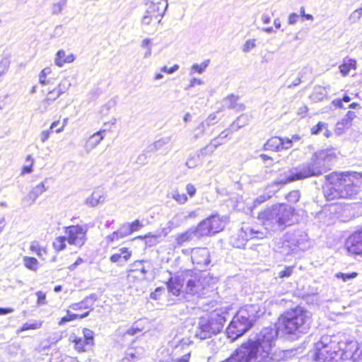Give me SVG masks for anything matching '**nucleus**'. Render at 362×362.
<instances>
[{"mask_svg":"<svg viewBox=\"0 0 362 362\" xmlns=\"http://www.w3.org/2000/svg\"><path fill=\"white\" fill-rule=\"evenodd\" d=\"M341 192L342 198H352L358 192V187L354 184L351 175L348 174H340Z\"/></svg>","mask_w":362,"mask_h":362,"instance_id":"15","label":"nucleus"},{"mask_svg":"<svg viewBox=\"0 0 362 362\" xmlns=\"http://www.w3.org/2000/svg\"><path fill=\"white\" fill-rule=\"evenodd\" d=\"M46 190L47 188L45 187L44 182H40L30 191L24 199L30 202V204H33L35 200Z\"/></svg>","mask_w":362,"mask_h":362,"instance_id":"27","label":"nucleus"},{"mask_svg":"<svg viewBox=\"0 0 362 362\" xmlns=\"http://www.w3.org/2000/svg\"><path fill=\"white\" fill-rule=\"evenodd\" d=\"M300 197V192L298 190H293L287 194L286 199L291 203H296L299 201Z\"/></svg>","mask_w":362,"mask_h":362,"instance_id":"54","label":"nucleus"},{"mask_svg":"<svg viewBox=\"0 0 362 362\" xmlns=\"http://www.w3.org/2000/svg\"><path fill=\"white\" fill-rule=\"evenodd\" d=\"M217 148V144H213L210 142L205 147L201 148L197 153L200 157H204L207 155H211Z\"/></svg>","mask_w":362,"mask_h":362,"instance_id":"41","label":"nucleus"},{"mask_svg":"<svg viewBox=\"0 0 362 362\" xmlns=\"http://www.w3.org/2000/svg\"><path fill=\"white\" fill-rule=\"evenodd\" d=\"M327 95V91L325 88L322 86L315 87L313 93L310 95V98L315 102H319L322 100Z\"/></svg>","mask_w":362,"mask_h":362,"instance_id":"34","label":"nucleus"},{"mask_svg":"<svg viewBox=\"0 0 362 362\" xmlns=\"http://www.w3.org/2000/svg\"><path fill=\"white\" fill-rule=\"evenodd\" d=\"M129 230L131 234L134 232L139 231L142 227L143 224L139 220H135L132 223H129Z\"/></svg>","mask_w":362,"mask_h":362,"instance_id":"57","label":"nucleus"},{"mask_svg":"<svg viewBox=\"0 0 362 362\" xmlns=\"http://www.w3.org/2000/svg\"><path fill=\"white\" fill-rule=\"evenodd\" d=\"M37 296V304L38 305H44L46 303V295L45 293L42 291H37L36 293Z\"/></svg>","mask_w":362,"mask_h":362,"instance_id":"63","label":"nucleus"},{"mask_svg":"<svg viewBox=\"0 0 362 362\" xmlns=\"http://www.w3.org/2000/svg\"><path fill=\"white\" fill-rule=\"evenodd\" d=\"M132 255V251L128 247H121L110 257V261L122 267L130 259Z\"/></svg>","mask_w":362,"mask_h":362,"instance_id":"19","label":"nucleus"},{"mask_svg":"<svg viewBox=\"0 0 362 362\" xmlns=\"http://www.w3.org/2000/svg\"><path fill=\"white\" fill-rule=\"evenodd\" d=\"M225 322V317L216 313L203 316L199 318L194 332L197 338L206 339L221 331Z\"/></svg>","mask_w":362,"mask_h":362,"instance_id":"7","label":"nucleus"},{"mask_svg":"<svg viewBox=\"0 0 362 362\" xmlns=\"http://www.w3.org/2000/svg\"><path fill=\"white\" fill-rule=\"evenodd\" d=\"M160 18L156 16L154 14H148L146 11L145 15L142 18L141 23L144 25H149L152 23L153 21H158Z\"/></svg>","mask_w":362,"mask_h":362,"instance_id":"52","label":"nucleus"},{"mask_svg":"<svg viewBox=\"0 0 362 362\" xmlns=\"http://www.w3.org/2000/svg\"><path fill=\"white\" fill-rule=\"evenodd\" d=\"M225 224L226 218L218 214H214L202 221L194 228L201 239L219 233L224 228Z\"/></svg>","mask_w":362,"mask_h":362,"instance_id":"8","label":"nucleus"},{"mask_svg":"<svg viewBox=\"0 0 362 362\" xmlns=\"http://www.w3.org/2000/svg\"><path fill=\"white\" fill-rule=\"evenodd\" d=\"M217 122V116L216 113L211 114L204 121L199 124L197 127V130H199V133L194 134V139H197L200 136H202L206 128L210 127L211 125H214Z\"/></svg>","mask_w":362,"mask_h":362,"instance_id":"25","label":"nucleus"},{"mask_svg":"<svg viewBox=\"0 0 362 362\" xmlns=\"http://www.w3.org/2000/svg\"><path fill=\"white\" fill-rule=\"evenodd\" d=\"M52 73L50 67L43 69L39 74V82L41 85L45 86L50 83V80L47 79V76Z\"/></svg>","mask_w":362,"mask_h":362,"instance_id":"44","label":"nucleus"},{"mask_svg":"<svg viewBox=\"0 0 362 362\" xmlns=\"http://www.w3.org/2000/svg\"><path fill=\"white\" fill-rule=\"evenodd\" d=\"M327 183L323 187V193L327 201L334 200L341 197L340 174L332 173L325 177Z\"/></svg>","mask_w":362,"mask_h":362,"instance_id":"9","label":"nucleus"},{"mask_svg":"<svg viewBox=\"0 0 362 362\" xmlns=\"http://www.w3.org/2000/svg\"><path fill=\"white\" fill-rule=\"evenodd\" d=\"M142 351L141 349H136L134 348H129L127 350L125 357L122 359L123 362H132L134 360L139 358L141 356Z\"/></svg>","mask_w":362,"mask_h":362,"instance_id":"33","label":"nucleus"},{"mask_svg":"<svg viewBox=\"0 0 362 362\" xmlns=\"http://www.w3.org/2000/svg\"><path fill=\"white\" fill-rule=\"evenodd\" d=\"M66 243H68V240L66 238L65 235L63 236H58L54 240L52 246L56 251L60 252L66 249Z\"/></svg>","mask_w":362,"mask_h":362,"instance_id":"36","label":"nucleus"},{"mask_svg":"<svg viewBox=\"0 0 362 362\" xmlns=\"http://www.w3.org/2000/svg\"><path fill=\"white\" fill-rule=\"evenodd\" d=\"M335 276L337 279H341L343 280V281L346 282L349 279L356 277L357 273L352 272L351 274H344V273L339 272L335 274Z\"/></svg>","mask_w":362,"mask_h":362,"instance_id":"56","label":"nucleus"},{"mask_svg":"<svg viewBox=\"0 0 362 362\" xmlns=\"http://www.w3.org/2000/svg\"><path fill=\"white\" fill-rule=\"evenodd\" d=\"M325 127V124L323 122H319L317 124L313 126L311 128V133L313 134H319L322 129Z\"/></svg>","mask_w":362,"mask_h":362,"instance_id":"61","label":"nucleus"},{"mask_svg":"<svg viewBox=\"0 0 362 362\" xmlns=\"http://www.w3.org/2000/svg\"><path fill=\"white\" fill-rule=\"evenodd\" d=\"M104 132L105 130H100L89 137L85 145V148L87 152H90L100 143L104 138L103 135Z\"/></svg>","mask_w":362,"mask_h":362,"instance_id":"26","label":"nucleus"},{"mask_svg":"<svg viewBox=\"0 0 362 362\" xmlns=\"http://www.w3.org/2000/svg\"><path fill=\"white\" fill-rule=\"evenodd\" d=\"M243 314H245V310H240L227 327L228 336L232 340H235L247 332L246 325L240 324V320H245Z\"/></svg>","mask_w":362,"mask_h":362,"instance_id":"12","label":"nucleus"},{"mask_svg":"<svg viewBox=\"0 0 362 362\" xmlns=\"http://www.w3.org/2000/svg\"><path fill=\"white\" fill-rule=\"evenodd\" d=\"M185 286L182 294L187 300L192 298H201L208 293L210 278L201 273H195L192 270L184 271Z\"/></svg>","mask_w":362,"mask_h":362,"instance_id":"6","label":"nucleus"},{"mask_svg":"<svg viewBox=\"0 0 362 362\" xmlns=\"http://www.w3.org/2000/svg\"><path fill=\"white\" fill-rule=\"evenodd\" d=\"M209 62H210V60L206 59V60L204 61L200 64H194L190 68L189 74L193 75L195 73H198V74H201L204 73V71L206 70V69L207 68V66H209Z\"/></svg>","mask_w":362,"mask_h":362,"instance_id":"37","label":"nucleus"},{"mask_svg":"<svg viewBox=\"0 0 362 362\" xmlns=\"http://www.w3.org/2000/svg\"><path fill=\"white\" fill-rule=\"evenodd\" d=\"M23 262L27 269L33 272H36L40 266L38 260L35 257L25 256Z\"/></svg>","mask_w":362,"mask_h":362,"instance_id":"35","label":"nucleus"},{"mask_svg":"<svg viewBox=\"0 0 362 362\" xmlns=\"http://www.w3.org/2000/svg\"><path fill=\"white\" fill-rule=\"evenodd\" d=\"M200 163V156H199L198 153L197 155L190 156L186 161V165L189 168H195L199 165Z\"/></svg>","mask_w":362,"mask_h":362,"instance_id":"51","label":"nucleus"},{"mask_svg":"<svg viewBox=\"0 0 362 362\" xmlns=\"http://www.w3.org/2000/svg\"><path fill=\"white\" fill-rule=\"evenodd\" d=\"M346 244L349 252L362 255V228L349 236Z\"/></svg>","mask_w":362,"mask_h":362,"instance_id":"18","label":"nucleus"},{"mask_svg":"<svg viewBox=\"0 0 362 362\" xmlns=\"http://www.w3.org/2000/svg\"><path fill=\"white\" fill-rule=\"evenodd\" d=\"M54 100L49 96L48 94L46 95L45 99L41 102L39 110L40 112L43 113L48 110L49 107L54 103Z\"/></svg>","mask_w":362,"mask_h":362,"instance_id":"46","label":"nucleus"},{"mask_svg":"<svg viewBox=\"0 0 362 362\" xmlns=\"http://www.w3.org/2000/svg\"><path fill=\"white\" fill-rule=\"evenodd\" d=\"M145 5L147 13L154 14L160 18L158 23L160 22L168 6L167 0H146Z\"/></svg>","mask_w":362,"mask_h":362,"instance_id":"16","label":"nucleus"},{"mask_svg":"<svg viewBox=\"0 0 362 362\" xmlns=\"http://www.w3.org/2000/svg\"><path fill=\"white\" fill-rule=\"evenodd\" d=\"M295 209L289 205L276 204L261 211L258 219L264 226V231L248 226H244L239 232L238 237L242 239L237 247L243 246L246 241L252 239H262L267 236L268 231L283 230L286 227L293 224Z\"/></svg>","mask_w":362,"mask_h":362,"instance_id":"1","label":"nucleus"},{"mask_svg":"<svg viewBox=\"0 0 362 362\" xmlns=\"http://www.w3.org/2000/svg\"><path fill=\"white\" fill-rule=\"evenodd\" d=\"M336 159V155L331 150L324 149L315 152L308 162L289 169L283 177H279L274 185H284L310 177L319 176L330 169Z\"/></svg>","mask_w":362,"mask_h":362,"instance_id":"2","label":"nucleus"},{"mask_svg":"<svg viewBox=\"0 0 362 362\" xmlns=\"http://www.w3.org/2000/svg\"><path fill=\"white\" fill-rule=\"evenodd\" d=\"M241 310H245V314H243L245 320H240V324L246 325V331H247L252 327L255 317L253 315H249L247 309H242Z\"/></svg>","mask_w":362,"mask_h":362,"instance_id":"39","label":"nucleus"},{"mask_svg":"<svg viewBox=\"0 0 362 362\" xmlns=\"http://www.w3.org/2000/svg\"><path fill=\"white\" fill-rule=\"evenodd\" d=\"M288 237L291 240V244L300 250H305L310 247L308 235L305 232L288 234Z\"/></svg>","mask_w":362,"mask_h":362,"instance_id":"20","label":"nucleus"},{"mask_svg":"<svg viewBox=\"0 0 362 362\" xmlns=\"http://www.w3.org/2000/svg\"><path fill=\"white\" fill-rule=\"evenodd\" d=\"M37 328V326L36 323L29 324V323L26 322L17 331V333H19V332H21L23 331H26L28 329H35Z\"/></svg>","mask_w":362,"mask_h":362,"instance_id":"59","label":"nucleus"},{"mask_svg":"<svg viewBox=\"0 0 362 362\" xmlns=\"http://www.w3.org/2000/svg\"><path fill=\"white\" fill-rule=\"evenodd\" d=\"M282 144V138L278 136L272 137L264 144V148L265 150L279 151L281 150Z\"/></svg>","mask_w":362,"mask_h":362,"instance_id":"29","label":"nucleus"},{"mask_svg":"<svg viewBox=\"0 0 362 362\" xmlns=\"http://www.w3.org/2000/svg\"><path fill=\"white\" fill-rule=\"evenodd\" d=\"M105 201L104 194L100 191H94L86 200V204L90 206H95Z\"/></svg>","mask_w":362,"mask_h":362,"instance_id":"30","label":"nucleus"},{"mask_svg":"<svg viewBox=\"0 0 362 362\" xmlns=\"http://www.w3.org/2000/svg\"><path fill=\"white\" fill-rule=\"evenodd\" d=\"M204 82L199 78H193L190 80L189 84L188 86L185 88L186 90L190 89L193 87H194L196 85H203Z\"/></svg>","mask_w":362,"mask_h":362,"instance_id":"62","label":"nucleus"},{"mask_svg":"<svg viewBox=\"0 0 362 362\" xmlns=\"http://www.w3.org/2000/svg\"><path fill=\"white\" fill-rule=\"evenodd\" d=\"M78 315L71 313L69 310H67V314L66 316L63 317L61 320L59 322V325H63L68 322L73 321L74 320L78 319Z\"/></svg>","mask_w":362,"mask_h":362,"instance_id":"53","label":"nucleus"},{"mask_svg":"<svg viewBox=\"0 0 362 362\" xmlns=\"http://www.w3.org/2000/svg\"><path fill=\"white\" fill-rule=\"evenodd\" d=\"M256 46L255 40H248L245 42L243 45V51L244 52H248Z\"/></svg>","mask_w":362,"mask_h":362,"instance_id":"58","label":"nucleus"},{"mask_svg":"<svg viewBox=\"0 0 362 362\" xmlns=\"http://www.w3.org/2000/svg\"><path fill=\"white\" fill-rule=\"evenodd\" d=\"M148 262L145 260H137L129 265L127 270V281L130 284H136L146 279L148 272V267L146 264Z\"/></svg>","mask_w":362,"mask_h":362,"instance_id":"11","label":"nucleus"},{"mask_svg":"<svg viewBox=\"0 0 362 362\" xmlns=\"http://www.w3.org/2000/svg\"><path fill=\"white\" fill-rule=\"evenodd\" d=\"M172 136H163L156 140L153 144L149 146L150 151H158L163 148L165 145L168 144L172 140Z\"/></svg>","mask_w":362,"mask_h":362,"instance_id":"31","label":"nucleus"},{"mask_svg":"<svg viewBox=\"0 0 362 362\" xmlns=\"http://www.w3.org/2000/svg\"><path fill=\"white\" fill-rule=\"evenodd\" d=\"M311 325L310 313L301 307L284 312L279 317L278 330L291 339L307 333Z\"/></svg>","mask_w":362,"mask_h":362,"instance_id":"3","label":"nucleus"},{"mask_svg":"<svg viewBox=\"0 0 362 362\" xmlns=\"http://www.w3.org/2000/svg\"><path fill=\"white\" fill-rule=\"evenodd\" d=\"M75 57L74 54H70L66 55V52L63 49L59 50L56 54L54 63L57 66L62 67L66 63H71L74 62Z\"/></svg>","mask_w":362,"mask_h":362,"instance_id":"28","label":"nucleus"},{"mask_svg":"<svg viewBox=\"0 0 362 362\" xmlns=\"http://www.w3.org/2000/svg\"><path fill=\"white\" fill-rule=\"evenodd\" d=\"M68 243L77 247H81L86 241L87 230L80 225H73L64 228Z\"/></svg>","mask_w":362,"mask_h":362,"instance_id":"10","label":"nucleus"},{"mask_svg":"<svg viewBox=\"0 0 362 362\" xmlns=\"http://www.w3.org/2000/svg\"><path fill=\"white\" fill-rule=\"evenodd\" d=\"M25 162L28 163L27 165H25L22 168L21 175L31 173L33 172V165L34 163V158L32 156L28 155L26 157Z\"/></svg>","mask_w":362,"mask_h":362,"instance_id":"47","label":"nucleus"},{"mask_svg":"<svg viewBox=\"0 0 362 362\" xmlns=\"http://www.w3.org/2000/svg\"><path fill=\"white\" fill-rule=\"evenodd\" d=\"M131 235L129 230V223H123L117 230L114 231L112 233L108 235L105 238L106 243L110 244L113 242L118 241L128 235Z\"/></svg>","mask_w":362,"mask_h":362,"instance_id":"23","label":"nucleus"},{"mask_svg":"<svg viewBox=\"0 0 362 362\" xmlns=\"http://www.w3.org/2000/svg\"><path fill=\"white\" fill-rule=\"evenodd\" d=\"M340 346L336 337L323 336L315 344L313 357L316 362H340Z\"/></svg>","mask_w":362,"mask_h":362,"instance_id":"5","label":"nucleus"},{"mask_svg":"<svg viewBox=\"0 0 362 362\" xmlns=\"http://www.w3.org/2000/svg\"><path fill=\"white\" fill-rule=\"evenodd\" d=\"M185 283L184 271L180 274L170 277L167 282V287L169 293L175 296H178L182 293Z\"/></svg>","mask_w":362,"mask_h":362,"instance_id":"17","label":"nucleus"},{"mask_svg":"<svg viewBox=\"0 0 362 362\" xmlns=\"http://www.w3.org/2000/svg\"><path fill=\"white\" fill-rule=\"evenodd\" d=\"M30 250L35 253L40 258H42L43 255L47 253L45 249L36 240L30 243Z\"/></svg>","mask_w":362,"mask_h":362,"instance_id":"38","label":"nucleus"},{"mask_svg":"<svg viewBox=\"0 0 362 362\" xmlns=\"http://www.w3.org/2000/svg\"><path fill=\"white\" fill-rule=\"evenodd\" d=\"M241 310H245V314H243L245 320H240V324L246 325V331H247L252 327L255 317L253 315H249L247 309H242Z\"/></svg>","mask_w":362,"mask_h":362,"instance_id":"40","label":"nucleus"},{"mask_svg":"<svg viewBox=\"0 0 362 362\" xmlns=\"http://www.w3.org/2000/svg\"><path fill=\"white\" fill-rule=\"evenodd\" d=\"M278 329L274 327H267L255 335H251L244 343L250 349L257 362H268L270 354L274 347L278 336Z\"/></svg>","mask_w":362,"mask_h":362,"instance_id":"4","label":"nucleus"},{"mask_svg":"<svg viewBox=\"0 0 362 362\" xmlns=\"http://www.w3.org/2000/svg\"><path fill=\"white\" fill-rule=\"evenodd\" d=\"M71 86L70 80L67 78H64L60 81L59 84L49 90L47 93L49 97H51L54 101L57 100L62 94L66 93Z\"/></svg>","mask_w":362,"mask_h":362,"instance_id":"22","label":"nucleus"},{"mask_svg":"<svg viewBox=\"0 0 362 362\" xmlns=\"http://www.w3.org/2000/svg\"><path fill=\"white\" fill-rule=\"evenodd\" d=\"M339 69L343 76H347L351 68L347 62H344L343 64L339 66Z\"/></svg>","mask_w":362,"mask_h":362,"instance_id":"60","label":"nucleus"},{"mask_svg":"<svg viewBox=\"0 0 362 362\" xmlns=\"http://www.w3.org/2000/svg\"><path fill=\"white\" fill-rule=\"evenodd\" d=\"M138 238L144 239L146 246L153 247L161 242L160 239V235H153L151 233H148L144 236H139Z\"/></svg>","mask_w":362,"mask_h":362,"instance_id":"32","label":"nucleus"},{"mask_svg":"<svg viewBox=\"0 0 362 362\" xmlns=\"http://www.w3.org/2000/svg\"><path fill=\"white\" fill-rule=\"evenodd\" d=\"M340 346L339 354L341 355V361L353 359L356 360V352L358 349V344L356 341L353 339H346L345 341H339Z\"/></svg>","mask_w":362,"mask_h":362,"instance_id":"13","label":"nucleus"},{"mask_svg":"<svg viewBox=\"0 0 362 362\" xmlns=\"http://www.w3.org/2000/svg\"><path fill=\"white\" fill-rule=\"evenodd\" d=\"M170 196L180 204H185L187 201V197L185 194H180L177 189L173 191Z\"/></svg>","mask_w":362,"mask_h":362,"instance_id":"49","label":"nucleus"},{"mask_svg":"<svg viewBox=\"0 0 362 362\" xmlns=\"http://www.w3.org/2000/svg\"><path fill=\"white\" fill-rule=\"evenodd\" d=\"M97 300V295L92 293L90 296H86L82 301L71 304L70 308L74 310L81 309H90L91 310H93L92 306Z\"/></svg>","mask_w":362,"mask_h":362,"instance_id":"24","label":"nucleus"},{"mask_svg":"<svg viewBox=\"0 0 362 362\" xmlns=\"http://www.w3.org/2000/svg\"><path fill=\"white\" fill-rule=\"evenodd\" d=\"M192 263L198 269L202 270L210 263V253L206 247H197L192 250Z\"/></svg>","mask_w":362,"mask_h":362,"instance_id":"14","label":"nucleus"},{"mask_svg":"<svg viewBox=\"0 0 362 362\" xmlns=\"http://www.w3.org/2000/svg\"><path fill=\"white\" fill-rule=\"evenodd\" d=\"M83 339L86 340V344L88 347H91L94 344V332L88 329H83Z\"/></svg>","mask_w":362,"mask_h":362,"instance_id":"45","label":"nucleus"},{"mask_svg":"<svg viewBox=\"0 0 362 362\" xmlns=\"http://www.w3.org/2000/svg\"><path fill=\"white\" fill-rule=\"evenodd\" d=\"M51 133L52 131L50 129L42 131L40 135V141L45 143L49 138Z\"/></svg>","mask_w":362,"mask_h":362,"instance_id":"64","label":"nucleus"},{"mask_svg":"<svg viewBox=\"0 0 362 362\" xmlns=\"http://www.w3.org/2000/svg\"><path fill=\"white\" fill-rule=\"evenodd\" d=\"M67 4V0H59L57 2H54L52 5V13L53 15H58L61 13L64 7H66Z\"/></svg>","mask_w":362,"mask_h":362,"instance_id":"42","label":"nucleus"},{"mask_svg":"<svg viewBox=\"0 0 362 362\" xmlns=\"http://www.w3.org/2000/svg\"><path fill=\"white\" fill-rule=\"evenodd\" d=\"M11 62L8 57H1L0 58V76L4 75L10 66Z\"/></svg>","mask_w":362,"mask_h":362,"instance_id":"48","label":"nucleus"},{"mask_svg":"<svg viewBox=\"0 0 362 362\" xmlns=\"http://www.w3.org/2000/svg\"><path fill=\"white\" fill-rule=\"evenodd\" d=\"M74 342L75 349L78 352H85L90 348L87 346L86 340L83 338H81V337L76 338L74 340Z\"/></svg>","mask_w":362,"mask_h":362,"instance_id":"43","label":"nucleus"},{"mask_svg":"<svg viewBox=\"0 0 362 362\" xmlns=\"http://www.w3.org/2000/svg\"><path fill=\"white\" fill-rule=\"evenodd\" d=\"M274 193V192H266L257 197L254 201V207H256L257 205L261 204L267 200L269 199L273 196Z\"/></svg>","mask_w":362,"mask_h":362,"instance_id":"50","label":"nucleus"},{"mask_svg":"<svg viewBox=\"0 0 362 362\" xmlns=\"http://www.w3.org/2000/svg\"><path fill=\"white\" fill-rule=\"evenodd\" d=\"M293 269L294 267L292 266L285 267L283 270L279 272L278 276L281 279L288 278L293 274Z\"/></svg>","mask_w":362,"mask_h":362,"instance_id":"55","label":"nucleus"},{"mask_svg":"<svg viewBox=\"0 0 362 362\" xmlns=\"http://www.w3.org/2000/svg\"><path fill=\"white\" fill-rule=\"evenodd\" d=\"M199 239L195 228L190 227L187 230L177 234L175 237V242L177 246H182L186 243Z\"/></svg>","mask_w":362,"mask_h":362,"instance_id":"21","label":"nucleus"}]
</instances>
